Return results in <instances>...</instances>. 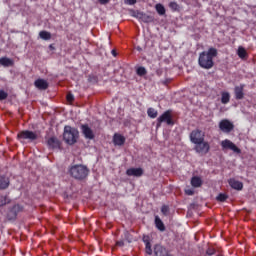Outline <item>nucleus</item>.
<instances>
[{"instance_id":"nucleus-19","label":"nucleus","mask_w":256,"mask_h":256,"mask_svg":"<svg viewBox=\"0 0 256 256\" xmlns=\"http://www.w3.org/2000/svg\"><path fill=\"white\" fill-rule=\"evenodd\" d=\"M34 85L38 89H48L49 87V83L45 79H36V81L34 82Z\"/></svg>"},{"instance_id":"nucleus-25","label":"nucleus","mask_w":256,"mask_h":256,"mask_svg":"<svg viewBox=\"0 0 256 256\" xmlns=\"http://www.w3.org/2000/svg\"><path fill=\"white\" fill-rule=\"evenodd\" d=\"M39 36L41 39H44V41H49L52 37L49 31H40Z\"/></svg>"},{"instance_id":"nucleus-12","label":"nucleus","mask_w":256,"mask_h":256,"mask_svg":"<svg viewBox=\"0 0 256 256\" xmlns=\"http://www.w3.org/2000/svg\"><path fill=\"white\" fill-rule=\"evenodd\" d=\"M144 171L142 167H130L126 170V174L129 176L141 177Z\"/></svg>"},{"instance_id":"nucleus-8","label":"nucleus","mask_w":256,"mask_h":256,"mask_svg":"<svg viewBox=\"0 0 256 256\" xmlns=\"http://www.w3.org/2000/svg\"><path fill=\"white\" fill-rule=\"evenodd\" d=\"M222 149H231L234 153H241L240 147H238L231 139H224L221 141Z\"/></svg>"},{"instance_id":"nucleus-17","label":"nucleus","mask_w":256,"mask_h":256,"mask_svg":"<svg viewBox=\"0 0 256 256\" xmlns=\"http://www.w3.org/2000/svg\"><path fill=\"white\" fill-rule=\"evenodd\" d=\"M126 137L121 135V133H114L113 135V143L114 145H125Z\"/></svg>"},{"instance_id":"nucleus-44","label":"nucleus","mask_w":256,"mask_h":256,"mask_svg":"<svg viewBox=\"0 0 256 256\" xmlns=\"http://www.w3.org/2000/svg\"><path fill=\"white\" fill-rule=\"evenodd\" d=\"M50 48H53V45H50Z\"/></svg>"},{"instance_id":"nucleus-28","label":"nucleus","mask_w":256,"mask_h":256,"mask_svg":"<svg viewBox=\"0 0 256 256\" xmlns=\"http://www.w3.org/2000/svg\"><path fill=\"white\" fill-rule=\"evenodd\" d=\"M147 113L149 117H151L152 119H155L158 115V111L154 107H149Z\"/></svg>"},{"instance_id":"nucleus-22","label":"nucleus","mask_w":256,"mask_h":256,"mask_svg":"<svg viewBox=\"0 0 256 256\" xmlns=\"http://www.w3.org/2000/svg\"><path fill=\"white\" fill-rule=\"evenodd\" d=\"M229 184L232 188L241 190L243 189V183L242 181H238L237 179H230Z\"/></svg>"},{"instance_id":"nucleus-16","label":"nucleus","mask_w":256,"mask_h":256,"mask_svg":"<svg viewBox=\"0 0 256 256\" xmlns=\"http://www.w3.org/2000/svg\"><path fill=\"white\" fill-rule=\"evenodd\" d=\"M48 147H51L52 149H60L61 148V141L58 139V137H50L47 140Z\"/></svg>"},{"instance_id":"nucleus-9","label":"nucleus","mask_w":256,"mask_h":256,"mask_svg":"<svg viewBox=\"0 0 256 256\" xmlns=\"http://www.w3.org/2000/svg\"><path fill=\"white\" fill-rule=\"evenodd\" d=\"M220 130L224 133H230L233 131L235 125L229 119H222L219 123Z\"/></svg>"},{"instance_id":"nucleus-34","label":"nucleus","mask_w":256,"mask_h":256,"mask_svg":"<svg viewBox=\"0 0 256 256\" xmlns=\"http://www.w3.org/2000/svg\"><path fill=\"white\" fill-rule=\"evenodd\" d=\"M124 238L131 243V241H133V236L131 235V233H129V231H124Z\"/></svg>"},{"instance_id":"nucleus-29","label":"nucleus","mask_w":256,"mask_h":256,"mask_svg":"<svg viewBox=\"0 0 256 256\" xmlns=\"http://www.w3.org/2000/svg\"><path fill=\"white\" fill-rule=\"evenodd\" d=\"M11 199H9L8 195H0V207L10 203Z\"/></svg>"},{"instance_id":"nucleus-26","label":"nucleus","mask_w":256,"mask_h":256,"mask_svg":"<svg viewBox=\"0 0 256 256\" xmlns=\"http://www.w3.org/2000/svg\"><path fill=\"white\" fill-rule=\"evenodd\" d=\"M155 9H156L158 15H165V13H166V9H165L164 5H162V3H157V5L155 6Z\"/></svg>"},{"instance_id":"nucleus-31","label":"nucleus","mask_w":256,"mask_h":256,"mask_svg":"<svg viewBox=\"0 0 256 256\" xmlns=\"http://www.w3.org/2000/svg\"><path fill=\"white\" fill-rule=\"evenodd\" d=\"M136 74L143 77L144 75H147V69L145 67H138L136 69Z\"/></svg>"},{"instance_id":"nucleus-5","label":"nucleus","mask_w":256,"mask_h":256,"mask_svg":"<svg viewBox=\"0 0 256 256\" xmlns=\"http://www.w3.org/2000/svg\"><path fill=\"white\" fill-rule=\"evenodd\" d=\"M164 122L167 123V125H174L175 123L172 118V111L170 109L164 111V113L158 117L156 125L157 129H159V127H161L162 123Z\"/></svg>"},{"instance_id":"nucleus-33","label":"nucleus","mask_w":256,"mask_h":256,"mask_svg":"<svg viewBox=\"0 0 256 256\" xmlns=\"http://www.w3.org/2000/svg\"><path fill=\"white\" fill-rule=\"evenodd\" d=\"M169 7L172 11H178L179 9V5L175 1H172L171 3H169Z\"/></svg>"},{"instance_id":"nucleus-1","label":"nucleus","mask_w":256,"mask_h":256,"mask_svg":"<svg viewBox=\"0 0 256 256\" xmlns=\"http://www.w3.org/2000/svg\"><path fill=\"white\" fill-rule=\"evenodd\" d=\"M218 55V49L210 47L208 51H202L199 55L198 64L203 69H212L214 67V58Z\"/></svg>"},{"instance_id":"nucleus-35","label":"nucleus","mask_w":256,"mask_h":256,"mask_svg":"<svg viewBox=\"0 0 256 256\" xmlns=\"http://www.w3.org/2000/svg\"><path fill=\"white\" fill-rule=\"evenodd\" d=\"M8 93L4 91L3 89H0V101H3L4 99H7Z\"/></svg>"},{"instance_id":"nucleus-7","label":"nucleus","mask_w":256,"mask_h":256,"mask_svg":"<svg viewBox=\"0 0 256 256\" xmlns=\"http://www.w3.org/2000/svg\"><path fill=\"white\" fill-rule=\"evenodd\" d=\"M23 209H24L23 205H20L19 203L13 205V207H11V208L8 210L7 219H9V220L16 219L18 213H20L21 211H23Z\"/></svg>"},{"instance_id":"nucleus-40","label":"nucleus","mask_w":256,"mask_h":256,"mask_svg":"<svg viewBox=\"0 0 256 256\" xmlns=\"http://www.w3.org/2000/svg\"><path fill=\"white\" fill-rule=\"evenodd\" d=\"M116 245H119V247H123V245H125V241L123 239H120L116 241Z\"/></svg>"},{"instance_id":"nucleus-10","label":"nucleus","mask_w":256,"mask_h":256,"mask_svg":"<svg viewBox=\"0 0 256 256\" xmlns=\"http://www.w3.org/2000/svg\"><path fill=\"white\" fill-rule=\"evenodd\" d=\"M201 135H202L201 129H193V131H191L190 141L195 144V147H198V145H200Z\"/></svg>"},{"instance_id":"nucleus-23","label":"nucleus","mask_w":256,"mask_h":256,"mask_svg":"<svg viewBox=\"0 0 256 256\" xmlns=\"http://www.w3.org/2000/svg\"><path fill=\"white\" fill-rule=\"evenodd\" d=\"M155 225H156L157 229H159L160 231H165V229H166L165 224L162 221L161 217H159V215L155 216Z\"/></svg>"},{"instance_id":"nucleus-2","label":"nucleus","mask_w":256,"mask_h":256,"mask_svg":"<svg viewBox=\"0 0 256 256\" xmlns=\"http://www.w3.org/2000/svg\"><path fill=\"white\" fill-rule=\"evenodd\" d=\"M68 173L74 179H77L78 181H83L84 179H87L90 173V169L89 167H87V165L74 164L69 166Z\"/></svg>"},{"instance_id":"nucleus-36","label":"nucleus","mask_w":256,"mask_h":256,"mask_svg":"<svg viewBox=\"0 0 256 256\" xmlns=\"http://www.w3.org/2000/svg\"><path fill=\"white\" fill-rule=\"evenodd\" d=\"M161 211L164 215H168L169 213V205H162Z\"/></svg>"},{"instance_id":"nucleus-3","label":"nucleus","mask_w":256,"mask_h":256,"mask_svg":"<svg viewBox=\"0 0 256 256\" xmlns=\"http://www.w3.org/2000/svg\"><path fill=\"white\" fill-rule=\"evenodd\" d=\"M79 137V130L71 125H65L63 131V139L68 145H74L77 143Z\"/></svg>"},{"instance_id":"nucleus-6","label":"nucleus","mask_w":256,"mask_h":256,"mask_svg":"<svg viewBox=\"0 0 256 256\" xmlns=\"http://www.w3.org/2000/svg\"><path fill=\"white\" fill-rule=\"evenodd\" d=\"M17 138L23 143L25 139H28V141H35L36 139H38V135L35 131H30L29 129H26L24 131H20L17 135Z\"/></svg>"},{"instance_id":"nucleus-13","label":"nucleus","mask_w":256,"mask_h":256,"mask_svg":"<svg viewBox=\"0 0 256 256\" xmlns=\"http://www.w3.org/2000/svg\"><path fill=\"white\" fill-rule=\"evenodd\" d=\"M244 89H245V84L241 83L240 85H236L234 87V95L236 99H244Z\"/></svg>"},{"instance_id":"nucleus-43","label":"nucleus","mask_w":256,"mask_h":256,"mask_svg":"<svg viewBox=\"0 0 256 256\" xmlns=\"http://www.w3.org/2000/svg\"><path fill=\"white\" fill-rule=\"evenodd\" d=\"M112 55H114V57H116L117 51L115 49L112 50Z\"/></svg>"},{"instance_id":"nucleus-20","label":"nucleus","mask_w":256,"mask_h":256,"mask_svg":"<svg viewBox=\"0 0 256 256\" xmlns=\"http://www.w3.org/2000/svg\"><path fill=\"white\" fill-rule=\"evenodd\" d=\"M0 64L3 65V67H13L15 65L13 59L9 57H1Z\"/></svg>"},{"instance_id":"nucleus-42","label":"nucleus","mask_w":256,"mask_h":256,"mask_svg":"<svg viewBox=\"0 0 256 256\" xmlns=\"http://www.w3.org/2000/svg\"><path fill=\"white\" fill-rule=\"evenodd\" d=\"M187 195H193L194 191L193 189H186Z\"/></svg>"},{"instance_id":"nucleus-41","label":"nucleus","mask_w":256,"mask_h":256,"mask_svg":"<svg viewBox=\"0 0 256 256\" xmlns=\"http://www.w3.org/2000/svg\"><path fill=\"white\" fill-rule=\"evenodd\" d=\"M99 3H101V5H107L110 3V0H99Z\"/></svg>"},{"instance_id":"nucleus-21","label":"nucleus","mask_w":256,"mask_h":256,"mask_svg":"<svg viewBox=\"0 0 256 256\" xmlns=\"http://www.w3.org/2000/svg\"><path fill=\"white\" fill-rule=\"evenodd\" d=\"M9 185H10L9 177H6V175H0V189H7Z\"/></svg>"},{"instance_id":"nucleus-11","label":"nucleus","mask_w":256,"mask_h":256,"mask_svg":"<svg viewBox=\"0 0 256 256\" xmlns=\"http://www.w3.org/2000/svg\"><path fill=\"white\" fill-rule=\"evenodd\" d=\"M81 131L86 139H95V133L87 123L81 125Z\"/></svg>"},{"instance_id":"nucleus-15","label":"nucleus","mask_w":256,"mask_h":256,"mask_svg":"<svg viewBox=\"0 0 256 256\" xmlns=\"http://www.w3.org/2000/svg\"><path fill=\"white\" fill-rule=\"evenodd\" d=\"M134 17H136L137 19H141V21H144V23H150L151 21H153V17L141 11H136L134 13Z\"/></svg>"},{"instance_id":"nucleus-14","label":"nucleus","mask_w":256,"mask_h":256,"mask_svg":"<svg viewBox=\"0 0 256 256\" xmlns=\"http://www.w3.org/2000/svg\"><path fill=\"white\" fill-rule=\"evenodd\" d=\"M154 254L156 256H172L164 246H161V244H156L154 247Z\"/></svg>"},{"instance_id":"nucleus-30","label":"nucleus","mask_w":256,"mask_h":256,"mask_svg":"<svg viewBox=\"0 0 256 256\" xmlns=\"http://www.w3.org/2000/svg\"><path fill=\"white\" fill-rule=\"evenodd\" d=\"M238 57H240V59L247 57V51L244 47H238Z\"/></svg>"},{"instance_id":"nucleus-24","label":"nucleus","mask_w":256,"mask_h":256,"mask_svg":"<svg viewBox=\"0 0 256 256\" xmlns=\"http://www.w3.org/2000/svg\"><path fill=\"white\" fill-rule=\"evenodd\" d=\"M191 184L193 185V187H201L202 185L201 177H197V176L192 177Z\"/></svg>"},{"instance_id":"nucleus-32","label":"nucleus","mask_w":256,"mask_h":256,"mask_svg":"<svg viewBox=\"0 0 256 256\" xmlns=\"http://www.w3.org/2000/svg\"><path fill=\"white\" fill-rule=\"evenodd\" d=\"M229 195H227V193H219V195H217L216 199L217 201H226L228 199Z\"/></svg>"},{"instance_id":"nucleus-38","label":"nucleus","mask_w":256,"mask_h":256,"mask_svg":"<svg viewBox=\"0 0 256 256\" xmlns=\"http://www.w3.org/2000/svg\"><path fill=\"white\" fill-rule=\"evenodd\" d=\"M124 3L126 5H135L137 3V0H124Z\"/></svg>"},{"instance_id":"nucleus-39","label":"nucleus","mask_w":256,"mask_h":256,"mask_svg":"<svg viewBox=\"0 0 256 256\" xmlns=\"http://www.w3.org/2000/svg\"><path fill=\"white\" fill-rule=\"evenodd\" d=\"M207 255H214L216 253L215 248H208L206 251Z\"/></svg>"},{"instance_id":"nucleus-37","label":"nucleus","mask_w":256,"mask_h":256,"mask_svg":"<svg viewBox=\"0 0 256 256\" xmlns=\"http://www.w3.org/2000/svg\"><path fill=\"white\" fill-rule=\"evenodd\" d=\"M66 99H67V101H74L75 97H74L73 93H67Z\"/></svg>"},{"instance_id":"nucleus-18","label":"nucleus","mask_w":256,"mask_h":256,"mask_svg":"<svg viewBox=\"0 0 256 256\" xmlns=\"http://www.w3.org/2000/svg\"><path fill=\"white\" fill-rule=\"evenodd\" d=\"M143 241L145 243L146 253H148V255H152L153 250H152L151 239H150L149 235H144L143 236Z\"/></svg>"},{"instance_id":"nucleus-27","label":"nucleus","mask_w":256,"mask_h":256,"mask_svg":"<svg viewBox=\"0 0 256 256\" xmlns=\"http://www.w3.org/2000/svg\"><path fill=\"white\" fill-rule=\"evenodd\" d=\"M230 98H231L230 93L228 91H224L222 93L221 101H222V103L227 104V103H229Z\"/></svg>"},{"instance_id":"nucleus-4","label":"nucleus","mask_w":256,"mask_h":256,"mask_svg":"<svg viewBox=\"0 0 256 256\" xmlns=\"http://www.w3.org/2000/svg\"><path fill=\"white\" fill-rule=\"evenodd\" d=\"M211 149V145L209 141H205V131H201L200 135V142L197 147H194V150L196 153H199V155H207Z\"/></svg>"}]
</instances>
